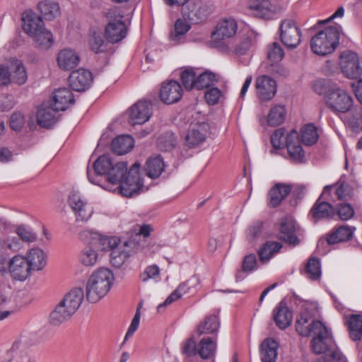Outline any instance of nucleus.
<instances>
[{"label":"nucleus","instance_id":"nucleus-1","mask_svg":"<svg viewBox=\"0 0 362 362\" xmlns=\"http://www.w3.org/2000/svg\"><path fill=\"white\" fill-rule=\"evenodd\" d=\"M95 173L92 176L89 168L87 175L90 182L98 185L104 189L117 191L124 197H132L143 187V180L140 175V164L135 163L127 172L126 162H114L109 154H104L93 163Z\"/></svg>","mask_w":362,"mask_h":362},{"label":"nucleus","instance_id":"nucleus-2","mask_svg":"<svg viewBox=\"0 0 362 362\" xmlns=\"http://www.w3.org/2000/svg\"><path fill=\"white\" fill-rule=\"evenodd\" d=\"M296 332L303 337L312 336L311 347L316 354H325L323 361H340L342 354L337 349L328 328L320 320H313L308 310L302 312L296 321Z\"/></svg>","mask_w":362,"mask_h":362},{"label":"nucleus","instance_id":"nucleus-3","mask_svg":"<svg viewBox=\"0 0 362 362\" xmlns=\"http://www.w3.org/2000/svg\"><path fill=\"white\" fill-rule=\"evenodd\" d=\"M114 275L106 268H100L88 278L86 284V298L91 303L98 302L105 296L112 285Z\"/></svg>","mask_w":362,"mask_h":362},{"label":"nucleus","instance_id":"nucleus-4","mask_svg":"<svg viewBox=\"0 0 362 362\" xmlns=\"http://www.w3.org/2000/svg\"><path fill=\"white\" fill-rule=\"evenodd\" d=\"M341 26H329L319 31L310 40L312 51L320 56L332 53L338 47Z\"/></svg>","mask_w":362,"mask_h":362},{"label":"nucleus","instance_id":"nucleus-5","mask_svg":"<svg viewBox=\"0 0 362 362\" xmlns=\"http://www.w3.org/2000/svg\"><path fill=\"white\" fill-rule=\"evenodd\" d=\"M108 23L105 28V35L107 41L117 43L122 41L127 35V26L124 21V13L118 7H113L106 14Z\"/></svg>","mask_w":362,"mask_h":362},{"label":"nucleus","instance_id":"nucleus-6","mask_svg":"<svg viewBox=\"0 0 362 362\" xmlns=\"http://www.w3.org/2000/svg\"><path fill=\"white\" fill-rule=\"evenodd\" d=\"M279 31L280 40L288 49H295L300 45L301 30L293 20L285 19L282 21Z\"/></svg>","mask_w":362,"mask_h":362},{"label":"nucleus","instance_id":"nucleus-7","mask_svg":"<svg viewBox=\"0 0 362 362\" xmlns=\"http://www.w3.org/2000/svg\"><path fill=\"white\" fill-rule=\"evenodd\" d=\"M79 237L83 241L89 244L98 242L102 250L110 252L122 245L121 240L117 237L102 235L100 233L90 230L81 231L79 233Z\"/></svg>","mask_w":362,"mask_h":362},{"label":"nucleus","instance_id":"nucleus-8","mask_svg":"<svg viewBox=\"0 0 362 362\" xmlns=\"http://www.w3.org/2000/svg\"><path fill=\"white\" fill-rule=\"evenodd\" d=\"M238 25L233 18L220 21L211 33L213 44L215 47H222L225 41L233 37L237 33Z\"/></svg>","mask_w":362,"mask_h":362},{"label":"nucleus","instance_id":"nucleus-9","mask_svg":"<svg viewBox=\"0 0 362 362\" xmlns=\"http://www.w3.org/2000/svg\"><path fill=\"white\" fill-rule=\"evenodd\" d=\"M340 68L344 75L349 78H358L362 74L358 55L346 50L340 56Z\"/></svg>","mask_w":362,"mask_h":362},{"label":"nucleus","instance_id":"nucleus-10","mask_svg":"<svg viewBox=\"0 0 362 362\" xmlns=\"http://www.w3.org/2000/svg\"><path fill=\"white\" fill-rule=\"evenodd\" d=\"M332 185H326L320 197L315 202L309 211V216L314 222L320 220L332 218L335 214V209L329 202L322 200V197L329 192Z\"/></svg>","mask_w":362,"mask_h":362},{"label":"nucleus","instance_id":"nucleus-11","mask_svg":"<svg viewBox=\"0 0 362 362\" xmlns=\"http://www.w3.org/2000/svg\"><path fill=\"white\" fill-rule=\"evenodd\" d=\"M326 103L332 110L346 112L352 107L353 100L344 90L337 88L329 91Z\"/></svg>","mask_w":362,"mask_h":362},{"label":"nucleus","instance_id":"nucleus-12","mask_svg":"<svg viewBox=\"0 0 362 362\" xmlns=\"http://www.w3.org/2000/svg\"><path fill=\"white\" fill-rule=\"evenodd\" d=\"M255 89L257 96L261 101H269L276 95L277 84L272 77L262 75L256 78Z\"/></svg>","mask_w":362,"mask_h":362},{"label":"nucleus","instance_id":"nucleus-13","mask_svg":"<svg viewBox=\"0 0 362 362\" xmlns=\"http://www.w3.org/2000/svg\"><path fill=\"white\" fill-rule=\"evenodd\" d=\"M152 115V105L146 100H141L129 109V123L132 125L142 124L147 122Z\"/></svg>","mask_w":362,"mask_h":362},{"label":"nucleus","instance_id":"nucleus-14","mask_svg":"<svg viewBox=\"0 0 362 362\" xmlns=\"http://www.w3.org/2000/svg\"><path fill=\"white\" fill-rule=\"evenodd\" d=\"M69 204L78 221H87L93 213V208L76 192L69 195Z\"/></svg>","mask_w":362,"mask_h":362},{"label":"nucleus","instance_id":"nucleus-15","mask_svg":"<svg viewBox=\"0 0 362 362\" xmlns=\"http://www.w3.org/2000/svg\"><path fill=\"white\" fill-rule=\"evenodd\" d=\"M220 320L217 315H206L201 320L194 330V337H216L220 328Z\"/></svg>","mask_w":362,"mask_h":362},{"label":"nucleus","instance_id":"nucleus-16","mask_svg":"<svg viewBox=\"0 0 362 362\" xmlns=\"http://www.w3.org/2000/svg\"><path fill=\"white\" fill-rule=\"evenodd\" d=\"M182 88L177 81L170 80L163 82L160 89V98L165 104L178 102L182 96Z\"/></svg>","mask_w":362,"mask_h":362},{"label":"nucleus","instance_id":"nucleus-17","mask_svg":"<svg viewBox=\"0 0 362 362\" xmlns=\"http://www.w3.org/2000/svg\"><path fill=\"white\" fill-rule=\"evenodd\" d=\"M209 124L206 122L190 125L185 136V144L189 148H194L202 144L206 139Z\"/></svg>","mask_w":362,"mask_h":362},{"label":"nucleus","instance_id":"nucleus-18","mask_svg":"<svg viewBox=\"0 0 362 362\" xmlns=\"http://www.w3.org/2000/svg\"><path fill=\"white\" fill-rule=\"evenodd\" d=\"M137 248L138 246L132 240L123 242L122 245L110 252L111 264L120 268Z\"/></svg>","mask_w":362,"mask_h":362},{"label":"nucleus","instance_id":"nucleus-19","mask_svg":"<svg viewBox=\"0 0 362 362\" xmlns=\"http://www.w3.org/2000/svg\"><path fill=\"white\" fill-rule=\"evenodd\" d=\"M93 82L92 73L83 69H80L71 72L69 77L70 87L78 92L88 89Z\"/></svg>","mask_w":362,"mask_h":362},{"label":"nucleus","instance_id":"nucleus-20","mask_svg":"<svg viewBox=\"0 0 362 362\" xmlns=\"http://www.w3.org/2000/svg\"><path fill=\"white\" fill-rule=\"evenodd\" d=\"M286 147L289 158L295 163L304 160L305 153L300 144L298 134L296 130H292L286 137Z\"/></svg>","mask_w":362,"mask_h":362},{"label":"nucleus","instance_id":"nucleus-21","mask_svg":"<svg viewBox=\"0 0 362 362\" xmlns=\"http://www.w3.org/2000/svg\"><path fill=\"white\" fill-rule=\"evenodd\" d=\"M31 269L27 258L23 256L16 255L10 261L9 272L16 279L25 280Z\"/></svg>","mask_w":362,"mask_h":362},{"label":"nucleus","instance_id":"nucleus-22","mask_svg":"<svg viewBox=\"0 0 362 362\" xmlns=\"http://www.w3.org/2000/svg\"><path fill=\"white\" fill-rule=\"evenodd\" d=\"M278 238L285 243L296 246L300 243V240L296 235V224L291 219H281L279 226Z\"/></svg>","mask_w":362,"mask_h":362},{"label":"nucleus","instance_id":"nucleus-23","mask_svg":"<svg viewBox=\"0 0 362 362\" xmlns=\"http://www.w3.org/2000/svg\"><path fill=\"white\" fill-rule=\"evenodd\" d=\"M58 112L54 106L45 103L41 105L36 115L38 125L47 129L51 128L58 120Z\"/></svg>","mask_w":362,"mask_h":362},{"label":"nucleus","instance_id":"nucleus-24","mask_svg":"<svg viewBox=\"0 0 362 362\" xmlns=\"http://www.w3.org/2000/svg\"><path fill=\"white\" fill-rule=\"evenodd\" d=\"M293 186L284 183L274 185L268 193V204L270 207L278 206L287 195L292 192Z\"/></svg>","mask_w":362,"mask_h":362},{"label":"nucleus","instance_id":"nucleus-25","mask_svg":"<svg viewBox=\"0 0 362 362\" xmlns=\"http://www.w3.org/2000/svg\"><path fill=\"white\" fill-rule=\"evenodd\" d=\"M22 21L23 30L31 37L44 28L41 17L33 11L25 12Z\"/></svg>","mask_w":362,"mask_h":362},{"label":"nucleus","instance_id":"nucleus-26","mask_svg":"<svg viewBox=\"0 0 362 362\" xmlns=\"http://www.w3.org/2000/svg\"><path fill=\"white\" fill-rule=\"evenodd\" d=\"M57 61L62 70L69 71L78 66L80 57L72 49H64L58 53Z\"/></svg>","mask_w":362,"mask_h":362},{"label":"nucleus","instance_id":"nucleus-27","mask_svg":"<svg viewBox=\"0 0 362 362\" xmlns=\"http://www.w3.org/2000/svg\"><path fill=\"white\" fill-rule=\"evenodd\" d=\"M273 319L276 325L281 329H285L291 325L293 313L286 303L281 302L273 311Z\"/></svg>","mask_w":362,"mask_h":362},{"label":"nucleus","instance_id":"nucleus-28","mask_svg":"<svg viewBox=\"0 0 362 362\" xmlns=\"http://www.w3.org/2000/svg\"><path fill=\"white\" fill-rule=\"evenodd\" d=\"M75 102L72 92L66 88H60L53 93V106L56 110L64 111Z\"/></svg>","mask_w":362,"mask_h":362},{"label":"nucleus","instance_id":"nucleus-29","mask_svg":"<svg viewBox=\"0 0 362 362\" xmlns=\"http://www.w3.org/2000/svg\"><path fill=\"white\" fill-rule=\"evenodd\" d=\"M198 344V355L202 359H210L215 356L217 349L216 337H200Z\"/></svg>","mask_w":362,"mask_h":362},{"label":"nucleus","instance_id":"nucleus-30","mask_svg":"<svg viewBox=\"0 0 362 362\" xmlns=\"http://www.w3.org/2000/svg\"><path fill=\"white\" fill-rule=\"evenodd\" d=\"M165 168V164L160 155L148 158L144 168L146 175L152 179L159 177Z\"/></svg>","mask_w":362,"mask_h":362},{"label":"nucleus","instance_id":"nucleus-31","mask_svg":"<svg viewBox=\"0 0 362 362\" xmlns=\"http://www.w3.org/2000/svg\"><path fill=\"white\" fill-rule=\"evenodd\" d=\"M84 298L83 290L81 288H74L67 293L61 300L68 310L75 313L81 306Z\"/></svg>","mask_w":362,"mask_h":362},{"label":"nucleus","instance_id":"nucleus-32","mask_svg":"<svg viewBox=\"0 0 362 362\" xmlns=\"http://www.w3.org/2000/svg\"><path fill=\"white\" fill-rule=\"evenodd\" d=\"M278 342L272 338L265 339L260 344L262 362H276L277 358Z\"/></svg>","mask_w":362,"mask_h":362},{"label":"nucleus","instance_id":"nucleus-33","mask_svg":"<svg viewBox=\"0 0 362 362\" xmlns=\"http://www.w3.org/2000/svg\"><path fill=\"white\" fill-rule=\"evenodd\" d=\"M350 338L353 341L362 339V315L353 314L345 317Z\"/></svg>","mask_w":362,"mask_h":362},{"label":"nucleus","instance_id":"nucleus-34","mask_svg":"<svg viewBox=\"0 0 362 362\" xmlns=\"http://www.w3.org/2000/svg\"><path fill=\"white\" fill-rule=\"evenodd\" d=\"M283 245L279 242L267 241L258 250V255L262 263H267L275 255L279 252Z\"/></svg>","mask_w":362,"mask_h":362},{"label":"nucleus","instance_id":"nucleus-35","mask_svg":"<svg viewBox=\"0 0 362 362\" xmlns=\"http://www.w3.org/2000/svg\"><path fill=\"white\" fill-rule=\"evenodd\" d=\"M248 8L261 18H268L273 13V6L269 0H250Z\"/></svg>","mask_w":362,"mask_h":362},{"label":"nucleus","instance_id":"nucleus-36","mask_svg":"<svg viewBox=\"0 0 362 362\" xmlns=\"http://www.w3.org/2000/svg\"><path fill=\"white\" fill-rule=\"evenodd\" d=\"M354 229L348 226H341L328 236L327 242L329 245H334L347 241L352 238Z\"/></svg>","mask_w":362,"mask_h":362},{"label":"nucleus","instance_id":"nucleus-37","mask_svg":"<svg viewBox=\"0 0 362 362\" xmlns=\"http://www.w3.org/2000/svg\"><path fill=\"white\" fill-rule=\"evenodd\" d=\"M134 139L130 136H119L112 141V149L117 155H123L132 150Z\"/></svg>","mask_w":362,"mask_h":362},{"label":"nucleus","instance_id":"nucleus-38","mask_svg":"<svg viewBox=\"0 0 362 362\" xmlns=\"http://www.w3.org/2000/svg\"><path fill=\"white\" fill-rule=\"evenodd\" d=\"M190 28V25L185 20L178 18L175 23L174 29L170 33V40L174 45L181 42Z\"/></svg>","mask_w":362,"mask_h":362},{"label":"nucleus","instance_id":"nucleus-39","mask_svg":"<svg viewBox=\"0 0 362 362\" xmlns=\"http://www.w3.org/2000/svg\"><path fill=\"white\" fill-rule=\"evenodd\" d=\"M27 259L32 270H41L46 264L45 255L40 248L31 249L28 253Z\"/></svg>","mask_w":362,"mask_h":362},{"label":"nucleus","instance_id":"nucleus-40","mask_svg":"<svg viewBox=\"0 0 362 362\" xmlns=\"http://www.w3.org/2000/svg\"><path fill=\"white\" fill-rule=\"evenodd\" d=\"M66 306L60 303L50 314V322L54 325H59L70 318L74 315Z\"/></svg>","mask_w":362,"mask_h":362},{"label":"nucleus","instance_id":"nucleus-41","mask_svg":"<svg viewBox=\"0 0 362 362\" xmlns=\"http://www.w3.org/2000/svg\"><path fill=\"white\" fill-rule=\"evenodd\" d=\"M38 8L45 20H53L60 14L59 4L49 0L39 3Z\"/></svg>","mask_w":362,"mask_h":362},{"label":"nucleus","instance_id":"nucleus-42","mask_svg":"<svg viewBox=\"0 0 362 362\" xmlns=\"http://www.w3.org/2000/svg\"><path fill=\"white\" fill-rule=\"evenodd\" d=\"M11 78L12 79L11 83L18 85H23L26 82L27 72L23 64L20 60L16 59L12 62Z\"/></svg>","mask_w":362,"mask_h":362},{"label":"nucleus","instance_id":"nucleus-43","mask_svg":"<svg viewBox=\"0 0 362 362\" xmlns=\"http://www.w3.org/2000/svg\"><path fill=\"white\" fill-rule=\"evenodd\" d=\"M78 259L84 267H92L96 265L99 259L98 252L91 247H85L81 252Z\"/></svg>","mask_w":362,"mask_h":362},{"label":"nucleus","instance_id":"nucleus-44","mask_svg":"<svg viewBox=\"0 0 362 362\" xmlns=\"http://www.w3.org/2000/svg\"><path fill=\"white\" fill-rule=\"evenodd\" d=\"M286 118V109L284 105H274L267 115L268 124L272 127L278 126L284 122Z\"/></svg>","mask_w":362,"mask_h":362},{"label":"nucleus","instance_id":"nucleus-45","mask_svg":"<svg viewBox=\"0 0 362 362\" xmlns=\"http://www.w3.org/2000/svg\"><path fill=\"white\" fill-rule=\"evenodd\" d=\"M37 47L41 49H47L54 43L52 33L45 28L32 36Z\"/></svg>","mask_w":362,"mask_h":362},{"label":"nucleus","instance_id":"nucleus-46","mask_svg":"<svg viewBox=\"0 0 362 362\" xmlns=\"http://www.w3.org/2000/svg\"><path fill=\"white\" fill-rule=\"evenodd\" d=\"M300 137L305 145L311 146L315 144L319 138L316 127L312 124L305 125L301 129Z\"/></svg>","mask_w":362,"mask_h":362},{"label":"nucleus","instance_id":"nucleus-47","mask_svg":"<svg viewBox=\"0 0 362 362\" xmlns=\"http://www.w3.org/2000/svg\"><path fill=\"white\" fill-rule=\"evenodd\" d=\"M305 273L308 278L317 280L321 275V267L320 260L315 257H310L305 267Z\"/></svg>","mask_w":362,"mask_h":362},{"label":"nucleus","instance_id":"nucleus-48","mask_svg":"<svg viewBox=\"0 0 362 362\" xmlns=\"http://www.w3.org/2000/svg\"><path fill=\"white\" fill-rule=\"evenodd\" d=\"M16 232L19 238L25 243H30L37 240V234L31 227L27 225L21 224L17 226Z\"/></svg>","mask_w":362,"mask_h":362},{"label":"nucleus","instance_id":"nucleus-49","mask_svg":"<svg viewBox=\"0 0 362 362\" xmlns=\"http://www.w3.org/2000/svg\"><path fill=\"white\" fill-rule=\"evenodd\" d=\"M216 81V75L214 73L205 71L196 77L195 88L202 90L209 88Z\"/></svg>","mask_w":362,"mask_h":362},{"label":"nucleus","instance_id":"nucleus-50","mask_svg":"<svg viewBox=\"0 0 362 362\" xmlns=\"http://www.w3.org/2000/svg\"><path fill=\"white\" fill-rule=\"evenodd\" d=\"M182 83L186 90L195 88L196 74L192 68L185 69L180 74Z\"/></svg>","mask_w":362,"mask_h":362},{"label":"nucleus","instance_id":"nucleus-51","mask_svg":"<svg viewBox=\"0 0 362 362\" xmlns=\"http://www.w3.org/2000/svg\"><path fill=\"white\" fill-rule=\"evenodd\" d=\"M199 279L196 276H192L190 279L185 282H182L177 286V289L180 291L182 296L183 295L189 293L197 289L199 285Z\"/></svg>","mask_w":362,"mask_h":362},{"label":"nucleus","instance_id":"nucleus-52","mask_svg":"<svg viewBox=\"0 0 362 362\" xmlns=\"http://www.w3.org/2000/svg\"><path fill=\"white\" fill-rule=\"evenodd\" d=\"M91 49L95 53L103 52L106 49L107 43L101 34L94 33L89 40Z\"/></svg>","mask_w":362,"mask_h":362},{"label":"nucleus","instance_id":"nucleus-53","mask_svg":"<svg viewBox=\"0 0 362 362\" xmlns=\"http://www.w3.org/2000/svg\"><path fill=\"white\" fill-rule=\"evenodd\" d=\"M284 56V52L279 43L273 42L268 47L267 57L271 62H279Z\"/></svg>","mask_w":362,"mask_h":362},{"label":"nucleus","instance_id":"nucleus-54","mask_svg":"<svg viewBox=\"0 0 362 362\" xmlns=\"http://www.w3.org/2000/svg\"><path fill=\"white\" fill-rule=\"evenodd\" d=\"M262 222L256 221L247 228L246 238L250 243L255 244V240L262 234Z\"/></svg>","mask_w":362,"mask_h":362},{"label":"nucleus","instance_id":"nucleus-55","mask_svg":"<svg viewBox=\"0 0 362 362\" xmlns=\"http://www.w3.org/2000/svg\"><path fill=\"white\" fill-rule=\"evenodd\" d=\"M336 212L339 218L342 221L349 220L354 215V210L351 205L346 203L339 204Z\"/></svg>","mask_w":362,"mask_h":362},{"label":"nucleus","instance_id":"nucleus-56","mask_svg":"<svg viewBox=\"0 0 362 362\" xmlns=\"http://www.w3.org/2000/svg\"><path fill=\"white\" fill-rule=\"evenodd\" d=\"M141 306V304L140 303L138 305L136 313H135V315L131 322L130 326L129 327L128 330L125 334L123 344H124L127 341V339L134 334V333L136 331V329L139 327L140 317H141V313H140V307Z\"/></svg>","mask_w":362,"mask_h":362},{"label":"nucleus","instance_id":"nucleus-57","mask_svg":"<svg viewBox=\"0 0 362 362\" xmlns=\"http://www.w3.org/2000/svg\"><path fill=\"white\" fill-rule=\"evenodd\" d=\"M251 45V39L249 37H245L235 44L233 52L238 55H244L249 50Z\"/></svg>","mask_w":362,"mask_h":362},{"label":"nucleus","instance_id":"nucleus-58","mask_svg":"<svg viewBox=\"0 0 362 362\" xmlns=\"http://www.w3.org/2000/svg\"><path fill=\"white\" fill-rule=\"evenodd\" d=\"M285 138V132L283 129H278L271 136V143L272 146L276 148H281L284 146Z\"/></svg>","mask_w":362,"mask_h":362},{"label":"nucleus","instance_id":"nucleus-59","mask_svg":"<svg viewBox=\"0 0 362 362\" xmlns=\"http://www.w3.org/2000/svg\"><path fill=\"white\" fill-rule=\"evenodd\" d=\"M182 353L187 356L198 355V344L196 343L194 337L186 340L182 346Z\"/></svg>","mask_w":362,"mask_h":362},{"label":"nucleus","instance_id":"nucleus-60","mask_svg":"<svg viewBox=\"0 0 362 362\" xmlns=\"http://www.w3.org/2000/svg\"><path fill=\"white\" fill-rule=\"evenodd\" d=\"M222 93L218 88H211L205 93V99L206 102L211 105L218 103Z\"/></svg>","mask_w":362,"mask_h":362},{"label":"nucleus","instance_id":"nucleus-61","mask_svg":"<svg viewBox=\"0 0 362 362\" xmlns=\"http://www.w3.org/2000/svg\"><path fill=\"white\" fill-rule=\"evenodd\" d=\"M257 267V258L254 254H250L245 257L243 261V272H252Z\"/></svg>","mask_w":362,"mask_h":362},{"label":"nucleus","instance_id":"nucleus-62","mask_svg":"<svg viewBox=\"0 0 362 362\" xmlns=\"http://www.w3.org/2000/svg\"><path fill=\"white\" fill-rule=\"evenodd\" d=\"M160 273V269L156 265H151L146 268L145 271L141 274L140 279L145 282L149 279L155 278L158 276Z\"/></svg>","mask_w":362,"mask_h":362},{"label":"nucleus","instance_id":"nucleus-63","mask_svg":"<svg viewBox=\"0 0 362 362\" xmlns=\"http://www.w3.org/2000/svg\"><path fill=\"white\" fill-rule=\"evenodd\" d=\"M25 122L24 116L21 112L13 113L10 119V126L13 130H20Z\"/></svg>","mask_w":362,"mask_h":362},{"label":"nucleus","instance_id":"nucleus-64","mask_svg":"<svg viewBox=\"0 0 362 362\" xmlns=\"http://www.w3.org/2000/svg\"><path fill=\"white\" fill-rule=\"evenodd\" d=\"M180 298H182V295L180 294V291L177 288L173 292L170 293V295L165 299V300L163 303L160 304L157 307L158 312H163L167 305H170L174 301L180 299Z\"/></svg>","mask_w":362,"mask_h":362}]
</instances>
